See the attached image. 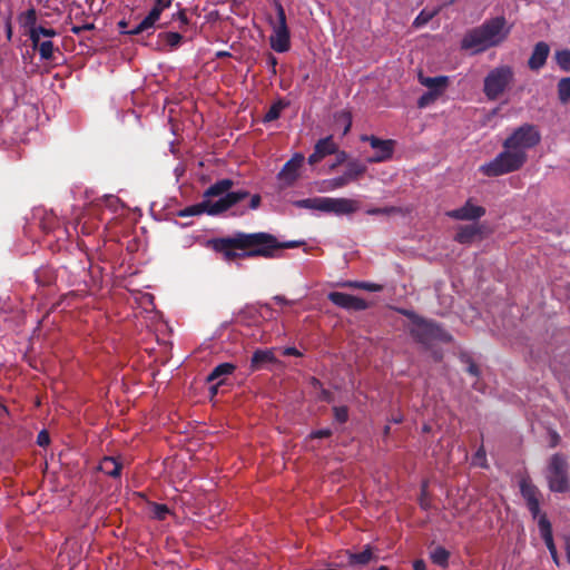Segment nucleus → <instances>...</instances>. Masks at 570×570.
I'll return each mask as SVG.
<instances>
[{
	"label": "nucleus",
	"mask_w": 570,
	"mask_h": 570,
	"mask_svg": "<svg viewBox=\"0 0 570 570\" xmlns=\"http://www.w3.org/2000/svg\"><path fill=\"white\" fill-rule=\"evenodd\" d=\"M159 38H161L170 48H176L183 40V36L174 31L161 32L159 33Z\"/></svg>",
	"instance_id": "nucleus-35"
},
{
	"label": "nucleus",
	"mask_w": 570,
	"mask_h": 570,
	"mask_svg": "<svg viewBox=\"0 0 570 570\" xmlns=\"http://www.w3.org/2000/svg\"><path fill=\"white\" fill-rule=\"evenodd\" d=\"M558 97L562 104L570 101V77L562 78L558 82Z\"/></svg>",
	"instance_id": "nucleus-32"
},
{
	"label": "nucleus",
	"mask_w": 570,
	"mask_h": 570,
	"mask_svg": "<svg viewBox=\"0 0 570 570\" xmlns=\"http://www.w3.org/2000/svg\"><path fill=\"white\" fill-rule=\"evenodd\" d=\"M413 570H426L425 562L422 559H417L413 562Z\"/></svg>",
	"instance_id": "nucleus-60"
},
{
	"label": "nucleus",
	"mask_w": 570,
	"mask_h": 570,
	"mask_svg": "<svg viewBox=\"0 0 570 570\" xmlns=\"http://www.w3.org/2000/svg\"><path fill=\"white\" fill-rule=\"evenodd\" d=\"M234 187V181L229 178L217 180L215 184L209 186L204 193V199H210L212 197H224L229 194Z\"/></svg>",
	"instance_id": "nucleus-22"
},
{
	"label": "nucleus",
	"mask_w": 570,
	"mask_h": 570,
	"mask_svg": "<svg viewBox=\"0 0 570 570\" xmlns=\"http://www.w3.org/2000/svg\"><path fill=\"white\" fill-rule=\"evenodd\" d=\"M527 159V153L503 148L491 161L482 165L480 170L488 177H498L521 169Z\"/></svg>",
	"instance_id": "nucleus-3"
},
{
	"label": "nucleus",
	"mask_w": 570,
	"mask_h": 570,
	"mask_svg": "<svg viewBox=\"0 0 570 570\" xmlns=\"http://www.w3.org/2000/svg\"><path fill=\"white\" fill-rule=\"evenodd\" d=\"M346 153L344 151H341L337 154V159H336V163H334L332 166H331V169L333 170L337 165L344 163L346 160Z\"/></svg>",
	"instance_id": "nucleus-59"
},
{
	"label": "nucleus",
	"mask_w": 570,
	"mask_h": 570,
	"mask_svg": "<svg viewBox=\"0 0 570 570\" xmlns=\"http://www.w3.org/2000/svg\"><path fill=\"white\" fill-rule=\"evenodd\" d=\"M546 478L551 492L564 493L569 491V464L563 454L556 453L550 458Z\"/></svg>",
	"instance_id": "nucleus-8"
},
{
	"label": "nucleus",
	"mask_w": 570,
	"mask_h": 570,
	"mask_svg": "<svg viewBox=\"0 0 570 570\" xmlns=\"http://www.w3.org/2000/svg\"><path fill=\"white\" fill-rule=\"evenodd\" d=\"M333 432L331 429H321L311 432L309 438L311 439H325L332 436Z\"/></svg>",
	"instance_id": "nucleus-44"
},
{
	"label": "nucleus",
	"mask_w": 570,
	"mask_h": 570,
	"mask_svg": "<svg viewBox=\"0 0 570 570\" xmlns=\"http://www.w3.org/2000/svg\"><path fill=\"white\" fill-rule=\"evenodd\" d=\"M472 462L474 465H479L481 468L487 466V455L483 446H480L475 454L473 455Z\"/></svg>",
	"instance_id": "nucleus-41"
},
{
	"label": "nucleus",
	"mask_w": 570,
	"mask_h": 570,
	"mask_svg": "<svg viewBox=\"0 0 570 570\" xmlns=\"http://www.w3.org/2000/svg\"><path fill=\"white\" fill-rule=\"evenodd\" d=\"M238 233L242 242L240 246H243L242 255L244 257H277L278 239L274 235L265 232Z\"/></svg>",
	"instance_id": "nucleus-2"
},
{
	"label": "nucleus",
	"mask_w": 570,
	"mask_h": 570,
	"mask_svg": "<svg viewBox=\"0 0 570 570\" xmlns=\"http://www.w3.org/2000/svg\"><path fill=\"white\" fill-rule=\"evenodd\" d=\"M240 244L238 232L229 237L212 238L207 242V246L214 252L222 254L224 261L228 263L238 258H246L242 255L243 246Z\"/></svg>",
	"instance_id": "nucleus-11"
},
{
	"label": "nucleus",
	"mask_w": 570,
	"mask_h": 570,
	"mask_svg": "<svg viewBox=\"0 0 570 570\" xmlns=\"http://www.w3.org/2000/svg\"><path fill=\"white\" fill-rule=\"evenodd\" d=\"M94 28H95V26L92 23H86V24H82V26H73L71 28V32L75 33V35H80L83 31L92 30Z\"/></svg>",
	"instance_id": "nucleus-52"
},
{
	"label": "nucleus",
	"mask_w": 570,
	"mask_h": 570,
	"mask_svg": "<svg viewBox=\"0 0 570 570\" xmlns=\"http://www.w3.org/2000/svg\"><path fill=\"white\" fill-rule=\"evenodd\" d=\"M485 213L483 206L474 205L471 199H468L462 207L446 212V216L456 220H476Z\"/></svg>",
	"instance_id": "nucleus-17"
},
{
	"label": "nucleus",
	"mask_w": 570,
	"mask_h": 570,
	"mask_svg": "<svg viewBox=\"0 0 570 570\" xmlns=\"http://www.w3.org/2000/svg\"><path fill=\"white\" fill-rule=\"evenodd\" d=\"M560 442V436L556 431L550 433V448H556Z\"/></svg>",
	"instance_id": "nucleus-57"
},
{
	"label": "nucleus",
	"mask_w": 570,
	"mask_h": 570,
	"mask_svg": "<svg viewBox=\"0 0 570 570\" xmlns=\"http://www.w3.org/2000/svg\"><path fill=\"white\" fill-rule=\"evenodd\" d=\"M275 363H277V358L272 348L256 350L250 357L249 370L250 372L262 371Z\"/></svg>",
	"instance_id": "nucleus-20"
},
{
	"label": "nucleus",
	"mask_w": 570,
	"mask_h": 570,
	"mask_svg": "<svg viewBox=\"0 0 570 570\" xmlns=\"http://www.w3.org/2000/svg\"><path fill=\"white\" fill-rule=\"evenodd\" d=\"M314 149L324 158L328 155H333L337 151V145L335 144L332 136L320 139Z\"/></svg>",
	"instance_id": "nucleus-27"
},
{
	"label": "nucleus",
	"mask_w": 570,
	"mask_h": 570,
	"mask_svg": "<svg viewBox=\"0 0 570 570\" xmlns=\"http://www.w3.org/2000/svg\"><path fill=\"white\" fill-rule=\"evenodd\" d=\"M36 30H37V33H39L40 36L47 37V38H52V37L57 36V31L52 28H45L42 26H38V28Z\"/></svg>",
	"instance_id": "nucleus-49"
},
{
	"label": "nucleus",
	"mask_w": 570,
	"mask_h": 570,
	"mask_svg": "<svg viewBox=\"0 0 570 570\" xmlns=\"http://www.w3.org/2000/svg\"><path fill=\"white\" fill-rule=\"evenodd\" d=\"M286 107L282 100L274 102L265 114L263 121L271 122L279 118L282 110Z\"/></svg>",
	"instance_id": "nucleus-31"
},
{
	"label": "nucleus",
	"mask_w": 570,
	"mask_h": 570,
	"mask_svg": "<svg viewBox=\"0 0 570 570\" xmlns=\"http://www.w3.org/2000/svg\"><path fill=\"white\" fill-rule=\"evenodd\" d=\"M236 366L233 363H220L213 368L207 376V382H218L220 380L226 381V377L234 373Z\"/></svg>",
	"instance_id": "nucleus-26"
},
{
	"label": "nucleus",
	"mask_w": 570,
	"mask_h": 570,
	"mask_svg": "<svg viewBox=\"0 0 570 570\" xmlns=\"http://www.w3.org/2000/svg\"><path fill=\"white\" fill-rule=\"evenodd\" d=\"M366 165L352 160L347 163L346 170L343 175L322 181V191H332L345 187L352 181L360 179L366 171Z\"/></svg>",
	"instance_id": "nucleus-12"
},
{
	"label": "nucleus",
	"mask_w": 570,
	"mask_h": 570,
	"mask_svg": "<svg viewBox=\"0 0 570 570\" xmlns=\"http://www.w3.org/2000/svg\"><path fill=\"white\" fill-rule=\"evenodd\" d=\"M150 509H151L153 517L160 521L165 520L170 512L169 508L166 504H161V503L153 502V503H150Z\"/></svg>",
	"instance_id": "nucleus-36"
},
{
	"label": "nucleus",
	"mask_w": 570,
	"mask_h": 570,
	"mask_svg": "<svg viewBox=\"0 0 570 570\" xmlns=\"http://www.w3.org/2000/svg\"><path fill=\"white\" fill-rule=\"evenodd\" d=\"M439 96L435 95V92H431V91H428L425 94H423L419 100H417V106L419 108H424L426 106H429L431 102H433Z\"/></svg>",
	"instance_id": "nucleus-43"
},
{
	"label": "nucleus",
	"mask_w": 570,
	"mask_h": 570,
	"mask_svg": "<svg viewBox=\"0 0 570 570\" xmlns=\"http://www.w3.org/2000/svg\"><path fill=\"white\" fill-rule=\"evenodd\" d=\"M249 193L247 190H236V193H229L226 196L213 202L210 199H204L203 202L186 207L180 210V217L195 216L206 213L212 216L223 214L228 210L243 199L247 198Z\"/></svg>",
	"instance_id": "nucleus-4"
},
{
	"label": "nucleus",
	"mask_w": 570,
	"mask_h": 570,
	"mask_svg": "<svg viewBox=\"0 0 570 570\" xmlns=\"http://www.w3.org/2000/svg\"><path fill=\"white\" fill-rule=\"evenodd\" d=\"M214 384L209 387V392L212 397L215 396L218 393V389L220 385L224 384V380H220L218 382H213Z\"/></svg>",
	"instance_id": "nucleus-58"
},
{
	"label": "nucleus",
	"mask_w": 570,
	"mask_h": 570,
	"mask_svg": "<svg viewBox=\"0 0 570 570\" xmlns=\"http://www.w3.org/2000/svg\"><path fill=\"white\" fill-rule=\"evenodd\" d=\"M402 210L400 207H395V206H387V207H375V208H370L366 210V214L367 215H393V214H400Z\"/></svg>",
	"instance_id": "nucleus-38"
},
{
	"label": "nucleus",
	"mask_w": 570,
	"mask_h": 570,
	"mask_svg": "<svg viewBox=\"0 0 570 570\" xmlns=\"http://www.w3.org/2000/svg\"><path fill=\"white\" fill-rule=\"evenodd\" d=\"M121 469L122 463L114 456H105L99 464V470L111 478H119Z\"/></svg>",
	"instance_id": "nucleus-25"
},
{
	"label": "nucleus",
	"mask_w": 570,
	"mask_h": 570,
	"mask_svg": "<svg viewBox=\"0 0 570 570\" xmlns=\"http://www.w3.org/2000/svg\"><path fill=\"white\" fill-rule=\"evenodd\" d=\"M345 286L358 288V289H365L368 292H379L382 289V286L375 283H368V282H347Z\"/></svg>",
	"instance_id": "nucleus-37"
},
{
	"label": "nucleus",
	"mask_w": 570,
	"mask_h": 570,
	"mask_svg": "<svg viewBox=\"0 0 570 570\" xmlns=\"http://www.w3.org/2000/svg\"><path fill=\"white\" fill-rule=\"evenodd\" d=\"M363 141H367L370 146L375 150V154L367 158V163H383L392 158L395 141L392 139H381L375 136H362Z\"/></svg>",
	"instance_id": "nucleus-13"
},
{
	"label": "nucleus",
	"mask_w": 570,
	"mask_h": 570,
	"mask_svg": "<svg viewBox=\"0 0 570 570\" xmlns=\"http://www.w3.org/2000/svg\"><path fill=\"white\" fill-rule=\"evenodd\" d=\"M303 244H304V242H298V240L278 242V252L284 248H295Z\"/></svg>",
	"instance_id": "nucleus-50"
},
{
	"label": "nucleus",
	"mask_w": 570,
	"mask_h": 570,
	"mask_svg": "<svg viewBox=\"0 0 570 570\" xmlns=\"http://www.w3.org/2000/svg\"><path fill=\"white\" fill-rule=\"evenodd\" d=\"M309 384L314 389H321L323 386L322 382L317 377H315V376L309 377Z\"/></svg>",
	"instance_id": "nucleus-63"
},
{
	"label": "nucleus",
	"mask_w": 570,
	"mask_h": 570,
	"mask_svg": "<svg viewBox=\"0 0 570 570\" xmlns=\"http://www.w3.org/2000/svg\"><path fill=\"white\" fill-rule=\"evenodd\" d=\"M566 551H567V559L570 563V537H567L566 539Z\"/></svg>",
	"instance_id": "nucleus-64"
},
{
	"label": "nucleus",
	"mask_w": 570,
	"mask_h": 570,
	"mask_svg": "<svg viewBox=\"0 0 570 570\" xmlns=\"http://www.w3.org/2000/svg\"><path fill=\"white\" fill-rule=\"evenodd\" d=\"M171 2L173 0H155V4L164 9L169 8L171 6Z\"/></svg>",
	"instance_id": "nucleus-62"
},
{
	"label": "nucleus",
	"mask_w": 570,
	"mask_h": 570,
	"mask_svg": "<svg viewBox=\"0 0 570 570\" xmlns=\"http://www.w3.org/2000/svg\"><path fill=\"white\" fill-rule=\"evenodd\" d=\"M519 487L520 493L524 499L532 518L539 520L542 515L540 514V490L532 483L530 478H522L519 482Z\"/></svg>",
	"instance_id": "nucleus-14"
},
{
	"label": "nucleus",
	"mask_w": 570,
	"mask_h": 570,
	"mask_svg": "<svg viewBox=\"0 0 570 570\" xmlns=\"http://www.w3.org/2000/svg\"><path fill=\"white\" fill-rule=\"evenodd\" d=\"M21 23L24 28L37 29V12L35 8L28 9L21 17Z\"/></svg>",
	"instance_id": "nucleus-33"
},
{
	"label": "nucleus",
	"mask_w": 570,
	"mask_h": 570,
	"mask_svg": "<svg viewBox=\"0 0 570 570\" xmlns=\"http://www.w3.org/2000/svg\"><path fill=\"white\" fill-rule=\"evenodd\" d=\"M327 298L334 305L347 311H364L368 307L365 299L342 292H331Z\"/></svg>",
	"instance_id": "nucleus-15"
},
{
	"label": "nucleus",
	"mask_w": 570,
	"mask_h": 570,
	"mask_svg": "<svg viewBox=\"0 0 570 570\" xmlns=\"http://www.w3.org/2000/svg\"><path fill=\"white\" fill-rule=\"evenodd\" d=\"M277 22L273 23V33L269 37V45L276 52L283 53L291 49V32L286 22V14L279 2L275 3Z\"/></svg>",
	"instance_id": "nucleus-10"
},
{
	"label": "nucleus",
	"mask_w": 570,
	"mask_h": 570,
	"mask_svg": "<svg viewBox=\"0 0 570 570\" xmlns=\"http://www.w3.org/2000/svg\"><path fill=\"white\" fill-rule=\"evenodd\" d=\"M294 205L298 208L317 209L336 215H348L358 209V203L348 198L314 197L296 200Z\"/></svg>",
	"instance_id": "nucleus-6"
},
{
	"label": "nucleus",
	"mask_w": 570,
	"mask_h": 570,
	"mask_svg": "<svg viewBox=\"0 0 570 570\" xmlns=\"http://www.w3.org/2000/svg\"><path fill=\"white\" fill-rule=\"evenodd\" d=\"M514 70L509 65H502L489 71L483 80V94L494 101L499 99L513 83Z\"/></svg>",
	"instance_id": "nucleus-7"
},
{
	"label": "nucleus",
	"mask_w": 570,
	"mask_h": 570,
	"mask_svg": "<svg viewBox=\"0 0 570 570\" xmlns=\"http://www.w3.org/2000/svg\"><path fill=\"white\" fill-rule=\"evenodd\" d=\"M554 58H556L558 66L563 71L570 70V50H568V49L559 50L556 52Z\"/></svg>",
	"instance_id": "nucleus-34"
},
{
	"label": "nucleus",
	"mask_w": 570,
	"mask_h": 570,
	"mask_svg": "<svg viewBox=\"0 0 570 570\" xmlns=\"http://www.w3.org/2000/svg\"><path fill=\"white\" fill-rule=\"evenodd\" d=\"M429 18H430L429 16H428V17H423V12H421V13L415 18V20H414V24H415L416 27L422 26L423 23L428 22Z\"/></svg>",
	"instance_id": "nucleus-61"
},
{
	"label": "nucleus",
	"mask_w": 570,
	"mask_h": 570,
	"mask_svg": "<svg viewBox=\"0 0 570 570\" xmlns=\"http://www.w3.org/2000/svg\"><path fill=\"white\" fill-rule=\"evenodd\" d=\"M420 505L424 510H429L431 508V503H430L429 499L426 498V484L425 483L422 485V493L420 497Z\"/></svg>",
	"instance_id": "nucleus-48"
},
{
	"label": "nucleus",
	"mask_w": 570,
	"mask_h": 570,
	"mask_svg": "<svg viewBox=\"0 0 570 570\" xmlns=\"http://www.w3.org/2000/svg\"><path fill=\"white\" fill-rule=\"evenodd\" d=\"M541 135L537 126L532 124H523L515 128L503 141V148H511L515 151L527 153L539 145Z\"/></svg>",
	"instance_id": "nucleus-9"
},
{
	"label": "nucleus",
	"mask_w": 570,
	"mask_h": 570,
	"mask_svg": "<svg viewBox=\"0 0 570 570\" xmlns=\"http://www.w3.org/2000/svg\"><path fill=\"white\" fill-rule=\"evenodd\" d=\"M49 442H50L49 433L46 430L40 431L37 436V444L39 446H46L49 444Z\"/></svg>",
	"instance_id": "nucleus-47"
},
{
	"label": "nucleus",
	"mask_w": 570,
	"mask_h": 570,
	"mask_svg": "<svg viewBox=\"0 0 570 570\" xmlns=\"http://www.w3.org/2000/svg\"><path fill=\"white\" fill-rule=\"evenodd\" d=\"M419 80L421 85L429 88L431 92H435L436 96H440L449 85V77L446 76L424 77L420 75Z\"/></svg>",
	"instance_id": "nucleus-23"
},
{
	"label": "nucleus",
	"mask_w": 570,
	"mask_h": 570,
	"mask_svg": "<svg viewBox=\"0 0 570 570\" xmlns=\"http://www.w3.org/2000/svg\"><path fill=\"white\" fill-rule=\"evenodd\" d=\"M318 400L323 401V402L331 403L334 401V394L330 390L321 387L320 394H318Z\"/></svg>",
	"instance_id": "nucleus-45"
},
{
	"label": "nucleus",
	"mask_w": 570,
	"mask_h": 570,
	"mask_svg": "<svg viewBox=\"0 0 570 570\" xmlns=\"http://www.w3.org/2000/svg\"><path fill=\"white\" fill-rule=\"evenodd\" d=\"M151 28L153 27L150 24H146L145 19H142L135 28L129 29V30H122V33L136 36V35H140Z\"/></svg>",
	"instance_id": "nucleus-42"
},
{
	"label": "nucleus",
	"mask_w": 570,
	"mask_h": 570,
	"mask_svg": "<svg viewBox=\"0 0 570 570\" xmlns=\"http://www.w3.org/2000/svg\"><path fill=\"white\" fill-rule=\"evenodd\" d=\"M459 360H460V362H461V363H463V364H465V365H466L465 371H466L470 375H472V376H474V377H479V376H480L481 371H480V368H479L478 364L473 361L472 356H471L469 353H466V352H461V353L459 354Z\"/></svg>",
	"instance_id": "nucleus-29"
},
{
	"label": "nucleus",
	"mask_w": 570,
	"mask_h": 570,
	"mask_svg": "<svg viewBox=\"0 0 570 570\" xmlns=\"http://www.w3.org/2000/svg\"><path fill=\"white\" fill-rule=\"evenodd\" d=\"M261 202H262L261 196H259V195H254V196H252V198H250V202H249V206H248V207H249L250 209H257V208L259 207V205H261Z\"/></svg>",
	"instance_id": "nucleus-56"
},
{
	"label": "nucleus",
	"mask_w": 570,
	"mask_h": 570,
	"mask_svg": "<svg viewBox=\"0 0 570 570\" xmlns=\"http://www.w3.org/2000/svg\"><path fill=\"white\" fill-rule=\"evenodd\" d=\"M304 160L305 157L303 154H295L284 164L283 168L277 175V178L285 183L287 186L293 185L299 176V168L302 167Z\"/></svg>",
	"instance_id": "nucleus-16"
},
{
	"label": "nucleus",
	"mask_w": 570,
	"mask_h": 570,
	"mask_svg": "<svg viewBox=\"0 0 570 570\" xmlns=\"http://www.w3.org/2000/svg\"><path fill=\"white\" fill-rule=\"evenodd\" d=\"M334 419L336 422L343 424L348 420V409L347 406H334L333 407Z\"/></svg>",
	"instance_id": "nucleus-40"
},
{
	"label": "nucleus",
	"mask_w": 570,
	"mask_h": 570,
	"mask_svg": "<svg viewBox=\"0 0 570 570\" xmlns=\"http://www.w3.org/2000/svg\"><path fill=\"white\" fill-rule=\"evenodd\" d=\"M430 557L434 564L446 568L449 564L450 552L443 547H436L431 552Z\"/></svg>",
	"instance_id": "nucleus-28"
},
{
	"label": "nucleus",
	"mask_w": 570,
	"mask_h": 570,
	"mask_svg": "<svg viewBox=\"0 0 570 570\" xmlns=\"http://www.w3.org/2000/svg\"><path fill=\"white\" fill-rule=\"evenodd\" d=\"M177 18L179 20V28L183 29L185 28L188 23H189V20L185 13L184 10H180L178 13H177Z\"/></svg>",
	"instance_id": "nucleus-54"
},
{
	"label": "nucleus",
	"mask_w": 570,
	"mask_h": 570,
	"mask_svg": "<svg viewBox=\"0 0 570 570\" xmlns=\"http://www.w3.org/2000/svg\"><path fill=\"white\" fill-rule=\"evenodd\" d=\"M550 48L547 42L540 41L535 43L532 53L528 60V66L531 70H540L547 62Z\"/></svg>",
	"instance_id": "nucleus-21"
},
{
	"label": "nucleus",
	"mask_w": 570,
	"mask_h": 570,
	"mask_svg": "<svg viewBox=\"0 0 570 570\" xmlns=\"http://www.w3.org/2000/svg\"><path fill=\"white\" fill-rule=\"evenodd\" d=\"M38 51H39L41 60H55L56 59L55 52L60 53L59 49L55 48L53 42L50 40L42 41L39 45Z\"/></svg>",
	"instance_id": "nucleus-30"
},
{
	"label": "nucleus",
	"mask_w": 570,
	"mask_h": 570,
	"mask_svg": "<svg viewBox=\"0 0 570 570\" xmlns=\"http://www.w3.org/2000/svg\"><path fill=\"white\" fill-rule=\"evenodd\" d=\"M266 65L271 68L272 73L276 75L277 58L273 53H267Z\"/></svg>",
	"instance_id": "nucleus-51"
},
{
	"label": "nucleus",
	"mask_w": 570,
	"mask_h": 570,
	"mask_svg": "<svg viewBox=\"0 0 570 570\" xmlns=\"http://www.w3.org/2000/svg\"><path fill=\"white\" fill-rule=\"evenodd\" d=\"M283 355L301 357L303 354L296 347L288 346L283 350Z\"/></svg>",
	"instance_id": "nucleus-53"
},
{
	"label": "nucleus",
	"mask_w": 570,
	"mask_h": 570,
	"mask_svg": "<svg viewBox=\"0 0 570 570\" xmlns=\"http://www.w3.org/2000/svg\"><path fill=\"white\" fill-rule=\"evenodd\" d=\"M510 31L511 28L507 26V19L503 16L491 18L469 30L461 41V47L475 53L483 52L502 43Z\"/></svg>",
	"instance_id": "nucleus-1"
},
{
	"label": "nucleus",
	"mask_w": 570,
	"mask_h": 570,
	"mask_svg": "<svg viewBox=\"0 0 570 570\" xmlns=\"http://www.w3.org/2000/svg\"><path fill=\"white\" fill-rule=\"evenodd\" d=\"M28 33H29V38L32 42V48L35 50H38L39 49V45L42 42L40 41V35L37 33V30L36 29H31V30H28Z\"/></svg>",
	"instance_id": "nucleus-46"
},
{
	"label": "nucleus",
	"mask_w": 570,
	"mask_h": 570,
	"mask_svg": "<svg viewBox=\"0 0 570 570\" xmlns=\"http://www.w3.org/2000/svg\"><path fill=\"white\" fill-rule=\"evenodd\" d=\"M165 9L161 7H158L154 4L153 9L149 11V13L144 18L146 24H150L151 27L155 26L156 21L160 18L161 12Z\"/></svg>",
	"instance_id": "nucleus-39"
},
{
	"label": "nucleus",
	"mask_w": 570,
	"mask_h": 570,
	"mask_svg": "<svg viewBox=\"0 0 570 570\" xmlns=\"http://www.w3.org/2000/svg\"><path fill=\"white\" fill-rule=\"evenodd\" d=\"M481 232L482 229L478 225L461 226L454 236V240L459 244H470Z\"/></svg>",
	"instance_id": "nucleus-24"
},
{
	"label": "nucleus",
	"mask_w": 570,
	"mask_h": 570,
	"mask_svg": "<svg viewBox=\"0 0 570 570\" xmlns=\"http://www.w3.org/2000/svg\"><path fill=\"white\" fill-rule=\"evenodd\" d=\"M538 527L540 530L541 538L543 539L552 560L556 564H559V556L553 541L552 527L547 515L543 513L538 520Z\"/></svg>",
	"instance_id": "nucleus-19"
},
{
	"label": "nucleus",
	"mask_w": 570,
	"mask_h": 570,
	"mask_svg": "<svg viewBox=\"0 0 570 570\" xmlns=\"http://www.w3.org/2000/svg\"><path fill=\"white\" fill-rule=\"evenodd\" d=\"M347 558V566L354 569L363 568L370 564L372 561H376L377 557L374 553L373 548L366 544L361 552L345 551Z\"/></svg>",
	"instance_id": "nucleus-18"
},
{
	"label": "nucleus",
	"mask_w": 570,
	"mask_h": 570,
	"mask_svg": "<svg viewBox=\"0 0 570 570\" xmlns=\"http://www.w3.org/2000/svg\"><path fill=\"white\" fill-rule=\"evenodd\" d=\"M410 334L413 340L424 347H430L434 342L451 343L453 337L440 324L434 321L414 316Z\"/></svg>",
	"instance_id": "nucleus-5"
},
{
	"label": "nucleus",
	"mask_w": 570,
	"mask_h": 570,
	"mask_svg": "<svg viewBox=\"0 0 570 570\" xmlns=\"http://www.w3.org/2000/svg\"><path fill=\"white\" fill-rule=\"evenodd\" d=\"M323 159V157L314 149L313 154L308 156V164L315 165L320 163Z\"/></svg>",
	"instance_id": "nucleus-55"
}]
</instances>
